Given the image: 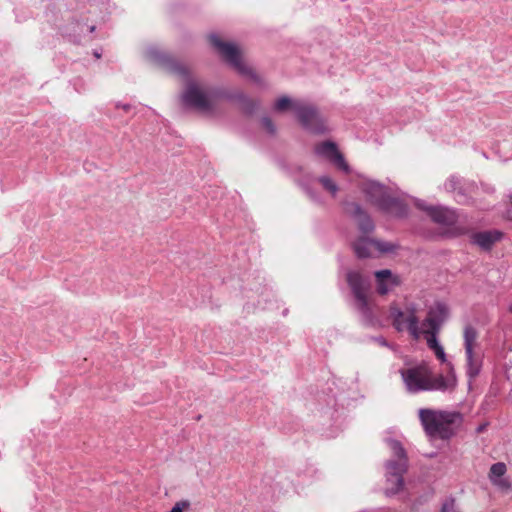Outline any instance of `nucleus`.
Here are the masks:
<instances>
[{
    "label": "nucleus",
    "instance_id": "1",
    "mask_svg": "<svg viewBox=\"0 0 512 512\" xmlns=\"http://www.w3.org/2000/svg\"><path fill=\"white\" fill-rule=\"evenodd\" d=\"M147 58L169 73L186 79V87L181 95L183 104L201 112L212 113L216 103L224 100V87L202 86L197 81L189 78L186 66L179 63L170 54L156 47H150L146 51Z\"/></svg>",
    "mask_w": 512,
    "mask_h": 512
},
{
    "label": "nucleus",
    "instance_id": "2",
    "mask_svg": "<svg viewBox=\"0 0 512 512\" xmlns=\"http://www.w3.org/2000/svg\"><path fill=\"white\" fill-rule=\"evenodd\" d=\"M400 374L407 391L413 394L422 391L451 392L457 385L456 374L452 368L447 376H434L426 364H421L401 369Z\"/></svg>",
    "mask_w": 512,
    "mask_h": 512
},
{
    "label": "nucleus",
    "instance_id": "3",
    "mask_svg": "<svg viewBox=\"0 0 512 512\" xmlns=\"http://www.w3.org/2000/svg\"><path fill=\"white\" fill-rule=\"evenodd\" d=\"M393 454V459L385 463L386 488L385 495L390 497L398 494L404 487V474L408 470V456L402 443L396 439H386Z\"/></svg>",
    "mask_w": 512,
    "mask_h": 512
},
{
    "label": "nucleus",
    "instance_id": "4",
    "mask_svg": "<svg viewBox=\"0 0 512 512\" xmlns=\"http://www.w3.org/2000/svg\"><path fill=\"white\" fill-rule=\"evenodd\" d=\"M419 419L428 436L449 439L453 435L451 426L461 421V414L422 408L419 410Z\"/></svg>",
    "mask_w": 512,
    "mask_h": 512
},
{
    "label": "nucleus",
    "instance_id": "5",
    "mask_svg": "<svg viewBox=\"0 0 512 512\" xmlns=\"http://www.w3.org/2000/svg\"><path fill=\"white\" fill-rule=\"evenodd\" d=\"M362 190L368 201L377 206L382 212L398 218L407 215V205L401 199L389 195L385 185L369 180L363 183Z\"/></svg>",
    "mask_w": 512,
    "mask_h": 512
},
{
    "label": "nucleus",
    "instance_id": "6",
    "mask_svg": "<svg viewBox=\"0 0 512 512\" xmlns=\"http://www.w3.org/2000/svg\"><path fill=\"white\" fill-rule=\"evenodd\" d=\"M209 40L210 44L217 50L223 60L239 74L250 78L258 85L264 84L263 79L242 61L241 52L235 44L222 41L216 34H211Z\"/></svg>",
    "mask_w": 512,
    "mask_h": 512
},
{
    "label": "nucleus",
    "instance_id": "7",
    "mask_svg": "<svg viewBox=\"0 0 512 512\" xmlns=\"http://www.w3.org/2000/svg\"><path fill=\"white\" fill-rule=\"evenodd\" d=\"M416 206L425 211L431 220L441 226L451 227L450 233L453 237L466 235L469 229L463 225H457L456 211L444 206H429L424 201L418 200Z\"/></svg>",
    "mask_w": 512,
    "mask_h": 512
},
{
    "label": "nucleus",
    "instance_id": "8",
    "mask_svg": "<svg viewBox=\"0 0 512 512\" xmlns=\"http://www.w3.org/2000/svg\"><path fill=\"white\" fill-rule=\"evenodd\" d=\"M293 110L304 129L314 134H323L327 131L325 121L314 105L295 103Z\"/></svg>",
    "mask_w": 512,
    "mask_h": 512
},
{
    "label": "nucleus",
    "instance_id": "9",
    "mask_svg": "<svg viewBox=\"0 0 512 512\" xmlns=\"http://www.w3.org/2000/svg\"><path fill=\"white\" fill-rule=\"evenodd\" d=\"M390 317L392 318L393 326L397 331H403L404 328H407L414 339H418L420 337L419 319L415 314V309L409 310L408 314L405 315L400 308L391 306Z\"/></svg>",
    "mask_w": 512,
    "mask_h": 512
},
{
    "label": "nucleus",
    "instance_id": "10",
    "mask_svg": "<svg viewBox=\"0 0 512 512\" xmlns=\"http://www.w3.org/2000/svg\"><path fill=\"white\" fill-rule=\"evenodd\" d=\"M314 152L317 156L328 160L337 169L345 173L350 172V167L335 142L330 140L320 142L314 147Z\"/></svg>",
    "mask_w": 512,
    "mask_h": 512
},
{
    "label": "nucleus",
    "instance_id": "11",
    "mask_svg": "<svg viewBox=\"0 0 512 512\" xmlns=\"http://www.w3.org/2000/svg\"><path fill=\"white\" fill-rule=\"evenodd\" d=\"M314 152L317 156L328 160L337 169L345 173L350 172V167L335 142L330 140L320 142L314 147Z\"/></svg>",
    "mask_w": 512,
    "mask_h": 512
},
{
    "label": "nucleus",
    "instance_id": "12",
    "mask_svg": "<svg viewBox=\"0 0 512 512\" xmlns=\"http://www.w3.org/2000/svg\"><path fill=\"white\" fill-rule=\"evenodd\" d=\"M447 315L448 309L444 303H437L434 308L429 310L426 319L423 321V326H428V329L424 331L426 337L430 335L437 336Z\"/></svg>",
    "mask_w": 512,
    "mask_h": 512
},
{
    "label": "nucleus",
    "instance_id": "13",
    "mask_svg": "<svg viewBox=\"0 0 512 512\" xmlns=\"http://www.w3.org/2000/svg\"><path fill=\"white\" fill-rule=\"evenodd\" d=\"M345 213L357 221L358 228L361 232L368 234L375 228L374 222L369 214L356 202L344 203Z\"/></svg>",
    "mask_w": 512,
    "mask_h": 512
},
{
    "label": "nucleus",
    "instance_id": "14",
    "mask_svg": "<svg viewBox=\"0 0 512 512\" xmlns=\"http://www.w3.org/2000/svg\"><path fill=\"white\" fill-rule=\"evenodd\" d=\"M346 278L356 301H362L368 298L367 293L371 286L368 277L363 276L357 271H349Z\"/></svg>",
    "mask_w": 512,
    "mask_h": 512
},
{
    "label": "nucleus",
    "instance_id": "15",
    "mask_svg": "<svg viewBox=\"0 0 512 512\" xmlns=\"http://www.w3.org/2000/svg\"><path fill=\"white\" fill-rule=\"evenodd\" d=\"M224 100L236 102L240 110L246 115H253L257 110L259 103L241 90H231L225 88Z\"/></svg>",
    "mask_w": 512,
    "mask_h": 512
},
{
    "label": "nucleus",
    "instance_id": "16",
    "mask_svg": "<svg viewBox=\"0 0 512 512\" xmlns=\"http://www.w3.org/2000/svg\"><path fill=\"white\" fill-rule=\"evenodd\" d=\"M503 233L499 230H486L470 234V242L484 251H490L501 240Z\"/></svg>",
    "mask_w": 512,
    "mask_h": 512
},
{
    "label": "nucleus",
    "instance_id": "17",
    "mask_svg": "<svg viewBox=\"0 0 512 512\" xmlns=\"http://www.w3.org/2000/svg\"><path fill=\"white\" fill-rule=\"evenodd\" d=\"M377 292L380 295H386L393 287L400 284L399 277L393 275L388 269H383L375 272Z\"/></svg>",
    "mask_w": 512,
    "mask_h": 512
},
{
    "label": "nucleus",
    "instance_id": "18",
    "mask_svg": "<svg viewBox=\"0 0 512 512\" xmlns=\"http://www.w3.org/2000/svg\"><path fill=\"white\" fill-rule=\"evenodd\" d=\"M483 366L481 352L465 353V372L469 379V386L479 376Z\"/></svg>",
    "mask_w": 512,
    "mask_h": 512
},
{
    "label": "nucleus",
    "instance_id": "19",
    "mask_svg": "<svg viewBox=\"0 0 512 512\" xmlns=\"http://www.w3.org/2000/svg\"><path fill=\"white\" fill-rule=\"evenodd\" d=\"M478 331L471 324L465 325L463 329V345L465 353H475L479 351Z\"/></svg>",
    "mask_w": 512,
    "mask_h": 512
},
{
    "label": "nucleus",
    "instance_id": "20",
    "mask_svg": "<svg viewBox=\"0 0 512 512\" xmlns=\"http://www.w3.org/2000/svg\"><path fill=\"white\" fill-rule=\"evenodd\" d=\"M445 190L457 193L456 200L459 203H465L467 200L465 190L462 186V179L457 176H451L444 184Z\"/></svg>",
    "mask_w": 512,
    "mask_h": 512
},
{
    "label": "nucleus",
    "instance_id": "21",
    "mask_svg": "<svg viewBox=\"0 0 512 512\" xmlns=\"http://www.w3.org/2000/svg\"><path fill=\"white\" fill-rule=\"evenodd\" d=\"M374 239L367 237H360L353 243V250L356 256L360 259H365L371 256L370 247H374Z\"/></svg>",
    "mask_w": 512,
    "mask_h": 512
},
{
    "label": "nucleus",
    "instance_id": "22",
    "mask_svg": "<svg viewBox=\"0 0 512 512\" xmlns=\"http://www.w3.org/2000/svg\"><path fill=\"white\" fill-rule=\"evenodd\" d=\"M356 307L358 311L361 313L362 321L367 326H374L376 324V319L374 317L371 305L367 299H363L362 301H356Z\"/></svg>",
    "mask_w": 512,
    "mask_h": 512
},
{
    "label": "nucleus",
    "instance_id": "23",
    "mask_svg": "<svg viewBox=\"0 0 512 512\" xmlns=\"http://www.w3.org/2000/svg\"><path fill=\"white\" fill-rule=\"evenodd\" d=\"M427 346L431 349L436 357L442 362H446V354L443 346L439 343L437 336L430 335L426 337Z\"/></svg>",
    "mask_w": 512,
    "mask_h": 512
},
{
    "label": "nucleus",
    "instance_id": "24",
    "mask_svg": "<svg viewBox=\"0 0 512 512\" xmlns=\"http://www.w3.org/2000/svg\"><path fill=\"white\" fill-rule=\"evenodd\" d=\"M506 471H507V468H506L505 463H503V462L494 463L490 467V471H489V479H490V481L492 482V481H495L498 478L503 477L505 475Z\"/></svg>",
    "mask_w": 512,
    "mask_h": 512
},
{
    "label": "nucleus",
    "instance_id": "25",
    "mask_svg": "<svg viewBox=\"0 0 512 512\" xmlns=\"http://www.w3.org/2000/svg\"><path fill=\"white\" fill-rule=\"evenodd\" d=\"M318 182L323 186L325 190L330 192L333 196L336 195L338 191V185L333 181L329 176H320L318 178Z\"/></svg>",
    "mask_w": 512,
    "mask_h": 512
},
{
    "label": "nucleus",
    "instance_id": "26",
    "mask_svg": "<svg viewBox=\"0 0 512 512\" xmlns=\"http://www.w3.org/2000/svg\"><path fill=\"white\" fill-rule=\"evenodd\" d=\"M374 247L381 253H391L397 249V245L391 242H384L374 239Z\"/></svg>",
    "mask_w": 512,
    "mask_h": 512
},
{
    "label": "nucleus",
    "instance_id": "27",
    "mask_svg": "<svg viewBox=\"0 0 512 512\" xmlns=\"http://www.w3.org/2000/svg\"><path fill=\"white\" fill-rule=\"evenodd\" d=\"M296 102H293L289 97L287 96H283V97H280L275 105H274V109L276 111H284L286 110L287 108L291 107L293 109V105L295 104Z\"/></svg>",
    "mask_w": 512,
    "mask_h": 512
},
{
    "label": "nucleus",
    "instance_id": "28",
    "mask_svg": "<svg viewBox=\"0 0 512 512\" xmlns=\"http://www.w3.org/2000/svg\"><path fill=\"white\" fill-rule=\"evenodd\" d=\"M261 125L270 135H275L276 126L273 123L272 119L268 116H264L261 118Z\"/></svg>",
    "mask_w": 512,
    "mask_h": 512
},
{
    "label": "nucleus",
    "instance_id": "29",
    "mask_svg": "<svg viewBox=\"0 0 512 512\" xmlns=\"http://www.w3.org/2000/svg\"><path fill=\"white\" fill-rule=\"evenodd\" d=\"M440 512H460V511L456 507L455 500L453 498H449L443 502Z\"/></svg>",
    "mask_w": 512,
    "mask_h": 512
},
{
    "label": "nucleus",
    "instance_id": "30",
    "mask_svg": "<svg viewBox=\"0 0 512 512\" xmlns=\"http://www.w3.org/2000/svg\"><path fill=\"white\" fill-rule=\"evenodd\" d=\"M491 483L494 484L495 486L501 488V489H509L510 488L509 480L506 479V478H503V477L498 478L495 481H492Z\"/></svg>",
    "mask_w": 512,
    "mask_h": 512
},
{
    "label": "nucleus",
    "instance_id": "31",
    "mask_svg": "<svg viewBox=\"0 0 512 512\" xmlns=\"http://www.w3.org/2000/svg\"><path fill=\"white\" fill-rule=\"evenodd\" d=\"M189 506V502L181 501L177 502L175 506L170 510V512H183L184 508Z\"/></svg>",
    "mask_w": 512,
    "mask_h": 512
},
{
    "label": "nucleus",
    "instance_id": "32",
    "mask_svg": "<svg viewBox=\"0 0 512 512\" xmlns=\"http://www.w3.org/2000/svg\"><path fill=\"white\" fill-rule=\"evenodd\" d=\"M372 340L375 341L376 343H378L379 345L383 346V347H389V343L382 336L372 337Z\"/></svg>",
    "mask_w": 512,
    "mask_h": 512
},
{
    "label": "nucleus",
    "instance_id": "33",
    "mask_svg": "<svg viewBox=\"0 0 512 512\" xmlns=\"http://www.w3.org/2000/svg\"><path fill=\"white\" fill-rule=\"evenodd\" d=\"M116 107L117 108H122L126 112L130 111V109H131V105L130 104H123V105L117 104Z\"/></svg>",
    "mask_w": 512,
    "mask_h": 512
},
{
    "label": "nucleus",
    "instance_id": "34",
    "mask_svg": "<svg viewBox=\"0 0 512 512\" xmlns=\"http://www.w3.org/2000/svg\"><path fill=\"white\" fill-rule=\"evenodd\" d=\"M89 30H90V32H93V31L95 30V26H91V27L89 28Z\"/></svg>",
    "mask_w": 512,
    "mask_h": 512
},
{
    "label": "nucleus",
    "instance_id": "35",
    "mask_svg": "<svg viewBox=\"0 0 512 512\" xmlns=\"http://www.w3.org/2000/svg\"><path fill=\"white\" fill-rule=\"evenodd\" d=\"M508 310H509V312L512 313V304L509 306Z\"/></svg>",
    "mask_w": 512,
    "mask_h": 512
},
{
    "label": "nucleus",
    "instance_id": "36",
    "mask_svg": "<svg viewBox=\"0 0 512 512\" xmlns=\"http://www.w3.org/2000/svg\"><path fill=\"white\" fill-rule=\"evenodd\" d=\"M94 55H95L97 58H99V57H100V55H99L97 52H95V53H94Z\"/></svg>",
    "mask_w": 512,
    "mask_h": 512
}]
</instances>
